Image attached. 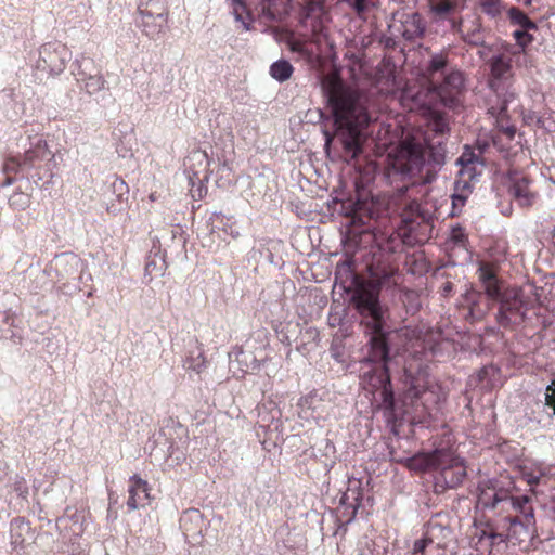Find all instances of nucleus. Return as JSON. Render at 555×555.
Here are the masks:
<instances>
[{
    "label": "nucleus",
    "mask_w": 555,
    "mask_h": 555,
    "mask_svg": "<svg viewBox=\"0 0 555 555\" xmlns=\"http://www.w3.org/2000/svg\"><path fill=\"white\" fill-rule=\"evenodd\" d=\"M450 126L448 116L434 113L422 138L406 137L388 154V166L413 184L431 183L446 163Z\"/></svg>",
    "instance_id": "1"
},
{
    "label": "nucleus",
    "mask_w": 555,
    "mask_h": 555,
    "mask_svg": "<svg viewBox=\"0 0 555 555\" xmlns=\"http://www.w3.org/2000/svg\"><path fill=\"white\" fill-rule=\"evenodd\" d=\"M321 87L336 126L334 134L324 132V147L328 151L333 141H336L343 150L340 157L350 162L362 152L363 131L374 120L373 116L369 113L360 91L346 85L337 74L325 75Z\"/></svg>",
    "instance_id": "2"
},
{
    "label": "nucleus",
    "mask_w": 555,
    "mask_h": 555,
    "mask_svg": "<svg viewBox=\"0 0 555 555\" xmlns=\"http://www.w3.org/2000/svg\"><path fill=\"white\" fill-rule=\"evenodd\" d=\"M352 301L362 317L361 323L365 326V332L370 335L371 350L367 361L375 363L362 375L363 388L374 396H379V406L392 411L395 399L389 370L386 364L389 358V347L384 331V317L378 293L374 289L361 287L353 295Z\"/></svg>",
    "instance_id": "3"
},
{
    "label": "nucleus",
    "mask_w": 555,
    "mask_h": 555,
    "mask_svg": "<svg viewBox=\"0 0 555 555\" xmlns=\"http://www.w3.org/2000/svg\"><path fill=\"white\" fill-rule=\"evenodd\" d=\"M448 52L433 54L424 69L428 87L416 93L405 90V95H411L414 104L421 107L431 104V100L427 98L436 99L449 108L462 106L465 94L464 73L456 68L448 69Z\"/></svg>",
    "instance_id": "4"
},
{
    "label": "nucleus",
    "mask_w": 555,
    "mask_h": 555,
    "mask_svg": "<svg viewBox=\"0 0 555 555\" xmlns=\"http://www.w3.org/2000/svg\"><path fill=\"white\" fill-rule=\"evenodd\" d=\"M325 0H304L299 12V27L286 36V44L308 64L321 61L322 43L327 41L324 9Z\"/></svg>",
    "instance_id": "5"
},
{
    "label": "nucleus",
    "mask_w": 555,
    "mask_h": 555,
    "mask_svg": "<svg viewBox=\"0 0 555 555\" xmlns=\"http://www.w3.org/2000/svg\"><path fill=\"white\" fill-rule=\"evenodd\" d=\"M500 326L509 328L522 323L532 327L546 328L550 325L546 314L541 313L537 298L526 297L522 289L505 288L496 315Z\"/></svg>",
    "instance_id": "6"
},
{
    "label": "nucleus",
    "mask_w": 555,
    "mask_h": 555,
    "mask_svg": "<svg viewBox=\"0 0 555 555\" xmlns=\"http://www.w3.org/2000/svg\"><path fill=\"white\" fill-rule=\"evenodd\" d=\"M54 153L49 149L46 140H38L34 146L23 154L8 156L5 170L14 173H27L35 181L52 177Z\"/></svg>",
    "instance_id": "7"
},
{
    "label": "nucleus",
    "mask_w": 555,
    "mask_h": 555,
    "mask_svg": "<svg viewBox=\"0 0 555 555\" xmlns=\"http://www.w3.org/2000/svg\"><path fill=\"white\" fill-rule=\"evenodd\" d=\"M501 533L506 541L513 544H520L531 538L535 532V518L531 499L528 495H520L519 501L515 504V509H509L501 519Z\"/></svg>",
    "instance_id": "8"
},
{
    "label": "nucleus",
    "mask_w": 555,
    "mask_h": 555,
    "mask_svg": "<svg viewBox=\"0 0 555 555\" xmlns=\"http://www.w3.org/2000/svg\"><path fill=\"white\" fill-rule=\"evenodd\" d=\"M435 472H437L435 476L437 491L457 488L467 475L464 460L456 454V450L452 446L442 447Z\"/></svg>",
    "instance_id": "9"
},
{
    "label": "nucleus",
    "mask_w": 555,
    "mask_h": 555,
    "mask_svg": "<svg viewBox=\"0 0 555 555\" xmlns=\"http://www.w3.org/2000/svg\"><path fill=\"white\" fill-rule=\"evenodd\" d=\"M501 525L498 520L475 522L469 544L478 555H491L492 551L504 544Z\"/></svg>",
    "instance_id": "10"
},
{
    "label": "nucleus",
    "mask_w": 555,
    "mask_h": 555,
    "mask_svg": "<svg viewBox=\"0 0 555 555\" xmlns=\"http://www.w3.org/2000/svg\"><path fill=\"white\" fill-rule=\"evenodd\" d=\"M185 172L188 175L193 197L202 198L203 189L210 176V158L206 151L193 150L184 160Z\"/></svg>",
    "instance_id": "11"
},
{
    "label": "nucleus",
    "mask_w": 555,
    "mask_h": 555,
    "mask_svg": "<svg viewBox=\"0 0 555 555\" xmlns=\"http://www.w3.org/2000/svg\"><path fill=\"white\" fill-rule=\"evenodd\" d=\"M70 59L72 51L66 44L59 41L48 42L40 49L37 67L51 76H57L65 70Z\"/></svg>",
    "instance_id": "12"
},
{
    "label": "nucleus",
    "mask_w": 555,
    "mask_h": 555,
    "mask_svg": "<svg viewBox=\"0 0 555 555\" xmlns=\"http://www.w3.org/2000/svg\"><path fill=\"white\" fill-rule=\"evenodd\" d=\"M478 489V505L494 509L499 516L504 515L509 509H515V504L520 498V495L511 494L509 490L498 489L492 483L480 485Z\"/></svg>",
    "instance_id": "13"
},
{
    "label": "nucleus",
    "mask_w": 555,
    "mask_h": 555,
    "mask_svg": "<svg viewBox=\"0 0 555 555\" xmlns=\"http://www.w3.org/2000/svg\"><path fill=\"white\" fill-rule=\"evenodd\" d=\"M374 83L380 93L395 94L402 90L404 98H411V95H405V90H410L412 92V89L404 88L402 77L397 73L396 65L390 61H383L378 65L375 73Z\"/></svg>",
    "instance_id": "14"
},
{
    "label": "nucleus",
    "mask_w": 555,
    "mask_h": 555,
    "mask_svg": "<svg viewBox=\"0 0 555 555\" xmlns=\"http://www.w3.org/2000/svg\"><path fill=\"white\" fill-rule=\"evenodd\" d=\"M456 165L460 166L457 179L455 183L466 182L468 185H473V181L481 175L483 162L479 154L465 145L461 156L456 159Z\"/></svg>",
    "instance_id": "15"
},
{
    "label": "nucleus",
    "mask_w": 555,
    "mask_h": 555,
    "mask_svg": "<svg viewBox=\"0 0 555 555\" xmlns=\"http://www.w3.org/2000/svg\"><path fill=\"white\" fill-rule=\"evenodd\" d=\"M205 519L198 509H190L180 518V527L189 544L195 546L204 540Z\"/></svg>",
    "instance_id": "16"
},
{
    "label": "nucleus",
    "mask_w": 555,
    "mask_h": 555,
    "mask_svg": "<svg viewBox=\"0 0 555 555\" xmlns=\"http://www.w3.org/2000/svg\"><path fill=\"white\" fill-rule=\"evenodd\" d=\"M489 113L496 119V132L492 135V143L495 147L503 151L505 145L502 143L501 135H504L507 141H512L516 134V126L507 115L506 100L503 101L499 108L490 107Z\"/></svg>",
    "instance_id": "17"
},
{
    "label": "nucleus",
    "mask_w": 555,
    "mask_h": 555,
    "mask_svg": "<svg viewBox=\"0 0 555 555\" xmlns=\"http://www.w3.org/2000/svg\"><path fill=\"white\" fill-rule=\"evenodd\" d=\"M151 487L149 482L134 474L128 480V500L127 507L135 511L145 507L151 503Z\"/></svg>",
    "instance_id": "18"
},
{
    "label": "nucleus",
    "mask_w": 555,
    "mask_h": 555,
    "mask_svg": "<svg viewBox=\"0 0 555 555\" xmlns=\"http://www.w3.org/2000/svg\"><path fill=\"white\" fill-rule=\"evenodd\" d=\"M398 31L408 41L423 39L426 33V22L421 13H404L401 16Z\"/></svg>",
    "instance_id": "19"
},
{
    "label": "nucleus",
    "mask_w": 555,
    "mask_h": 555,
    "mask_svg": "<svg viewBox=\"0 0 555 555\" xmlns=\"http://www.w3.org/2000/svg\"><path fill=\"white\" fill-rule=\"evenodd\" d=\"M490 66V87L494 90L499 88L502 81L507 80L513 75L512 57L505 53L493 55L489 60Z\"/></svg>",
    "instance_id": "20"
},
{
    "label": "nucleus",
    "mask_w": 555,
    "mask_h": 555,
    "mask_svg": "<svg viewBox=\"0 0 555 555\" xmlns=\"http://www.w3.org/2000/svg\"><path fill=\"white\" fill-rule=\"evenodd\" d=\"M452 529L449 526L442 525L437 518H431L426 526L424 537L416 542L448 547L449 542L452 540Z\"/></svg>",
    "instance_id": "21"
},
{
    "label": "nucleus",
    "mask_w": 555,
    "mask_h": 555,
    "mask_svg": "<svg viewBox=\"0 0 555 555\" xmlns=\"http://www.w3.org/2000/svg\"><path fill=\"white\" fill-rule=\"evenodd\" d=\"M442 447L431 452H420L405 460V466L415 473H427L437 469Z\"/></svg>",
    "instance_id": "22"
},
{
    "label": "nucleus",
    "mask_w": 555,
    "mask_h": 555,
    "mask_svg": "<svg viewBox=\"0 0 555 555\" xmlns=\"http://www.w3.org/2000/svg\"><path fill=\"white\" fill-rule=\"evenodd\" d=\"M467 0H427L429 13L436 21L451 18L462 12L466 7Z\"/></svg>",
    "instance_id": "23"
},
{
    "label": "nucleus",
    "mask_w": 555,
    "mask_h": 555,
    "mask_svg": "<svg viewBox=\"0 0 555 555\" xmlns=\"http://www.w3.org/2000/svg\"><path fill=\"white\" fill-rule=\"evenodd\" d=\"M512 185L509 193L521 207H530L535 201V193L529 189L530 179L527 176H511Z\"/></svg>",
    "instance_id": "24"
},
{
    "label": "nucleus",
    "mask_w": 555,
    "mask_h": 555,
    "mask_svg": "<svg viewBox=\"0 0 555 555\" xmlns=\"http://www.w3.org/2000/svg\"><path fill=\"white\" fill-rule=\"evenodd\" d=\"M479 279L487 296L491 300L500 302L502 300L504 289H502L501 282L493 268L486 263L481 264L479 267Z\"/></svg>",
    "instance_id": "25"
},
{
    "label": "nucleus",
    "mask_w": 555,
    "mask_h": 555,
    "mask_svg": "<svg viewBox=\"0 0 555 555\" xmlns=\"http://www.w3.org/2000/svg\"><path fill=\"white\" fill-rule=\"evenodd\" d=\"M194 348L190 349L183 360V367L186 371H193L197 374L204 372L207 367L208 361L205 356L203 344L195 338Z\"/></svg>",
    "instance_id": "26"
},
{
    "label": "nucleus",
    "mask_w": 555,
    "mask_h": 555,
    "mask_svg": "<svg viewBox=\"0 0 555 555\" xmlns=\"http://www.w3.org/2000/svg\"><path fill=\"white\" fill-rule=\"evenodd\" d=\"M289 11V0H263L261 14L269 22L282 21Z\"/></svg>",
    "instance_id": "27"
},
{
    "label": "nucleus",
    "mask_w": 555,
    "mask_h": 555,
    "mask_svg": "<svg viewBox=\"0 0 555 555\" xmlns=\"http://www.w3.org/2000/svg\"><path fill=\"white\" fill-rule=\"evenodd\" d=\"M350 216L353 225H365L374 216L373 202L358 198L353 203Z\"/></svg>",
    "instance_id": "28"
},
{
    "label": "nucleus",
    "mask_w": 555,
    "mask_h": 555,
    "mask_svg": "<svg viewBox=\"0 0 555 555\" xmlns=\"http://www.w3.org/2000/svg\"><path fill=\"white\" fill-rule=\"evenodd\" d=\"M141 15V26L143 28V33L151 37L155 38L165 31L168 23V16H163V21L160 22L158 17L152 14H140Z\"/></svg>",
    "instance_id": "29"
},
{
    "label": "nucleus",
    "mask_w": 555,
    "mask_h": 555,
    "mask_svg": "<svg viewBox=\"0 0 555 555\" xmlns=\"http://www.w3.org/2000/svg\"><path fill=\"white\" fill-rule=\"evenodd\" d=\"M472 192L473 185H468L466 182L455 183L454 194L452 195L451 216H459L461 214Z\"/></svg>",
    "instance_id": "30"
},
{
    "label": "nucleus",
    "mask_w": 555,
    "mask_h": 555,
    "mask_svg": "<svg viewBox=\"0 0 555 555\" xmlns=\"http://www.w3.org/2000/svg\"><path fill=\"white\" fill-rule=\"evenodd\" d=\"M140 14H152L162 22L163 16H168L169 10L166 0H146L139 5Z\"/></svg>",
    "instance_id": "31"
},
{
    "label": "nucleus",
    "mask_w": 555,
    "mask_h": 555,
    "mask_svg": "<svg viewBox=\"0 0 555 555\" xmlns=\"http://www.w3.org/2000/svg\"><path fill=\"white\" fill-rule=\"evenodd\" d=\"M507 15L512 25L519 26V28L538 30V25L519 8L512 7L507 11Z\"/></svg>",
    "instance_id": "32"
},
{
    "label": "nucleus",
    "mask_w": 555,
    "mask_h": 555,
    "mask_svg": "<svg viewBox=\"0 0 555 555\" xmlns=\"http://www.w3.org/2000/svg\"><path fill=\"white\" fill-rule=\"evenodd\" d=\"M461 38L467 44L474 47L482 46L485 42V37L481 23L478 20L474 21L468 28L464 29Z\"/></svg>",
    "instance_id": "33"
},
{
    "label": "nucleus",
    "mask_w": 555,
    "mask_h": 555,
    "mask_svg": "<svg viewBox=\"0 0 555 555\" xmlns=\"http://www.w3.org/2000/svg\"><path fill=\"white\" fill-rule=\"evenodd\" d=\"M294 73L293 65L286 60H279L270 66V75L280 82L288 80Z\"/></svg>",
    "instance_id": "34"
},
{
    "label": "nucleus",
    "mask_w": 555,
    "mask_h": 555,
    "mask_svg": "<svg viewBox=\"0 0 555 555\" xmlns=\"http://www.w3.org/2000/svg\"><path fill=\"white\" fill-rule=\"evenodd\" d=\"M478 4L481 12L492 18L500 16L504 10L502 0H478Z\"/></svg>",
    "instance_id": "35"
},
{
    "label": "nucleus",
    "mask_w": 555,
    "mask_h": 555,
    "mask_svg": "<svg viewBox=\"0 0 555 555\" xmlns=\"http://www.w3.org/2000/svg\"><path fill=\"white\" fill-rule=\"evenodd\" d=\"M413 555H448L447 547L426 544L425 542H415Z\"/></svg>",
    "instance_id": "36"
},
{
    "label": "nucleus",
    "mask_w": 555,
    "mask_h": 555,
    "mask_svg": "<svg viewBox=\"0 0 555 555\" xmlns=\"http://www.w3.org/2000/svg\"><path fill=\"white\" fill-rule=\"evenodd\" d=\"M449 241L455 246L466 248L469 241L465 228L461 224L453 225L450 231Z\"/></svg>",
    "instance_id": "37"
},
{
    "label": "nucleus",
    "mask_w": 555,
    "mask_h": 555,
    "mask_svg": "<svg viewBox=\"0 0 555 555\" xmlns=\"http://www.w3.org/2000/svg\"><path fill=\"white\" fill-rule=\"evenodd\" d=\"M30 205V196L22 191H15L9 198V206L14 210H25Z\"/></svg>",
    "instance_id": "38"
},
{
    "label": "nucleus",
    "mask_w": 555,
    "mask_h": 555,
    "mask_svg": "<svg viewBox=\"0 0 555 555\" xmlns=\"http://www.w3.org/2000/svg\"><path fill=\"white\" fill-rule=\"evenodd\" d=\"M345 2L359 17H363L372 8L377 5L378 0H345Z\"/></svg>",
    "instance_id": "39"
},
{
    "label": "nucleus",
    "mask_w": 555,
    "mask_h": 555,
    "mask_svg": "<svg viewBox=\"0 0 555 555\" xmlns=\"http://www.w3.org/2000/svg\"><path fill=\"white\" fill-rule=\"evenodd\" d=\"M532 30L533 29L519 28L513 33L514 39L521 49L527 48L529 44L533 42L534 37L533 35L530 34V31Z\"/></svg>",
    "instance_id": "40"
},
{
    "label": "nucleus",
    "mask_w": 555,
    "mask_h": 555,
    "mask_svg": "<svg viewBox=\"0 0 555 555\" xmlns=\"http://www.w3.org/2000/svg\"><path fill=\"white\" fill-rule=\"evenodd\" d=\"M544 404L552 411V415L555 416V378L552 379L551 384L546 386Z\"/></svg>",
    "instance_id": "41"
},
{
    "label": "nucleus",
    "mask_w": 555,
    "mask_h": 555,
    "mask_svg": "<svg viewBox=\"0 0 555 555\" xmlns=\"http://www.w3.org/2000/svg\"><path fill=\"white\" fill-rule=\"evenodd\" d=\"M104 82L105 81L102 76H90L85 83V88L87 92L91 94L100 91L104 87Z\"/></svg>",
    "instance_id": "42"
},
{
    "label": "nucleus",
    "mask_w": 555,
    "mask_h": 555,
    "mask_svg": "<svg viewBox=\"0 0 555 555\" xmlns=\"http://www.w3.org/2000/svg\"><path fill=\"white\" fill-rule=\"evenodd\" d=\"M13 490L18 496L25 499L28 495V486L24 477L17 476L13 482Z\"/></svg>",
    "instance_id": "43"
},
{
    "label": "nucleus",
    "mask_w": 555,
    "mask_h": 555,
    "mask_svg": "<svg viewBox=\"0 0 555 555\" xmlns=\"http://www.w3.org/2000/svg\"><path fill=\"white\" fill-rule=\"evenodd\" d=\"M477 297H480V294L470 293L466 295V301L469 305V315L473 319H480L482 317V312L476 311Z\"/></svg>",
    "instance_id": "44"
},
{
    "label": "nucleus",
    "mask_w": 555,
    "mask_h": 555,
    "mask_svg": "<svg viewBox=\"0 0 555 555\" xmlns=\"http://www.w3.org/2000/svg\"><path fill=\"white\" fill-rule=\"evenodd\" d=\"M443 21H448L451 27V30L455 34H462L464 33L463 28V18L462 17H455V15H451V18H444Z\"/></svg>",
    "instance_id": "45"
},
{
    "label": "nucleus",
    "mask_w": 555,
    "mask_h": 555,
    "mask_svg": "<svg viewBox=\"0 0 555 555\" xmlns=\"http://www.w3.org/2000/svg\"><path fill=\"white\" fill-rule=\"evenodd\" d=\"M540 478H541V475L540 474H535L533 472H530V473L524 472L522 473V479L530 487L531 491H533V487L534 486L539 485Z\"/></svg>",
    "instance_id": "46"
},
{
    "label": "nucleus",
    "mask_w": 555,
    "mask_h": 555,
    "mask_svg": "<svg viewBox=\"0 0 555 555\" xmlns=\"http://www.w3.org/2000/svg\"><path fill=\"white\" fill-rule=\"evenodd\" d=\"M2 170H3L4 175H5V179H4L3 183H2V185L3 186L12 185L14 183V181H15V176L17 173L9 172V171L5 170V160L3 162Z\"/></svg>",
    "instance_id": "47"
},
{
    "label": "nucleus",
    "mask_w": 555,
    "mask_h": 555,
    "mask_svg": "<svg viewBox=\"0 0 555 555\" xmlns=\"http://www.w3.org/2000/svg\"><path fill=\"white\" fill-rule=\"evenodd\" d=\"M493 366H485L478 372L479 380H482L486 375H488L489 371H493Z\"/></svg>",
    "instance_id": "48"
},
{
    "label": "nucleus",
    "mask_w": 555,
    "mask_h": 555,
    "mask_svg": "<svg viewBox=\"0 0 555 555\" xmlns=\"http://www.w3.org/2000/svg\"><path fill=\"white\" fill-rule=\"evenodd\" d=\"M223 231L225 233H228L229 235H231L233 238H236L240 236V232L237 230L233 229L232 225H230L229 229L227 227H224Z\"/></svg>",
    "instance_id": "49"
},
{
    "label": "nucleus",
    "mask_w": 555,
    "mask_h": 555,
    "mask_svg": "<svg viewBox=\"0 0 555 555\" xmlns=\"http://www.w3.org/2000/svg\"><path fill=\"white\" fill-rule=\"evenodd\" d=\"M452 289H453V284L451 282H447L443 285L442 295L447 297L452 292Z\"/></svg>",
    "instance_id": "50"
},
{
    "label": "nucleus",
    "mask_w": 555,
    "mask_h": 555,
    "mask_svg": "<svg viewBox=\"0 0 555 555\" xmlns=\"http://www.w3.org/2000/svg\"><path fill=\"white\" fill-rule=\"evenodd\" d=\"M149 198L151 202H155L157 201L158 198V195H157V192H152L150 195H149Z\"/></svg>",
    "instance_id": "51"
},
{
    "label": "nucleus",
    "mask_w": 555,
    "mask_h": 555,
    "mask_svg": "<svg viewBox=\"0 0 555 555\" xmlns=\"http://www.w3.org/2000/svg\"><path fill=\"white\" fill-rule=\"evenodd\" d=\"M414 205L418 207V205H417V203H416V202H413V203L411 204V207H412V206H414Z\"/></svg>",
    "instance_id": "52"
}]
</instances>
